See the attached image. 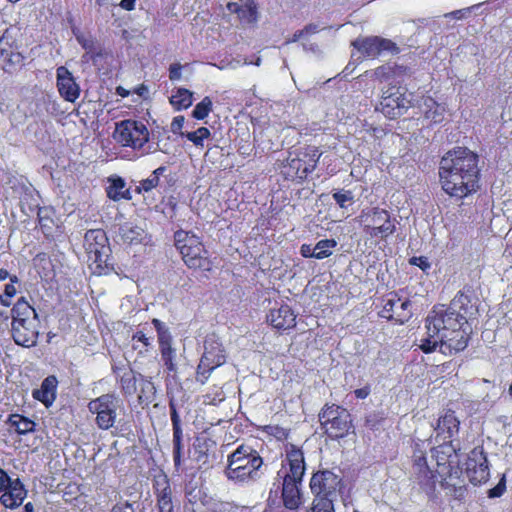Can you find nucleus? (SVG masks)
<instances>
[{"label":"nucleus","instance_id":"obj_1","mask_svg":"<svg viewBox=\"0 0 512 512\" xmlns=\"http://www.w3.org/2000/svg\"><path fill=\"white\" fill-rule=\"evenodd\" d=\"M479 157L466 147H457L442 157L439 182L450 197L464 199L479 189Z\"/></svg>","mask_w":512,"mask_h":512},{"label":"nucleus","instance_id":"obj_2","mask_svg":"<svg viewBox=\"0 0 512 512\" xmlns=\"http://www.w3.org/2000/svg\"><path fill=\"white\" fill-rule=\"evenodd\" d=\"M460 448L453 445V441H444L432 449V456L436 460V471L430 469L426 456L422 451L413 455V471L420 487L428 494L436 490V483L440 477V486L443 489H452L456 492V482L462 476L460 467Z\"/></svg>","mask_w":512,"mask_h":512},{"label":"nucleus","instance_id":"obj_3","mask_svg":"<svg viewBox=\"0 0 512 512\" xmlns=\"http://www.w3.org/2000/svg\"><path fill=\"white\" fill-rule=\"evenodd\" d=\"M431 336L442 341V353L454 354L463 351L469 343L471 326L464 316L454 313L444 305L435 306L425 320Z\"/></svg>","mask_w":512,"mask_h":512},{"label":"nucleus","instance_id":"obj_4","mask_svg":"<svg viewBox=\"0 0 512 512\" xmlns=\"http://www.w3.org/2000/svg\"><path fill=\"white\" fill-rule=\"evenodd\" d=\"M263 460L258 452L250 446L241 445L228 456L225 476L236 483L256 481L262 472Z\"/></svg>","mask_w":512,"mask_h":512},{"label":"nucleus","instance_id":"obj_5","mask_svg":"<svg viewBox=\"0 0 512 512\" xmlns=\"http://www.w3.org/2000/svg\"><path fill=\"white\" fill-rule=\"evenodd\" d=\"M362 232L372 240L387 241L396 232V220L380 207L365 208L357 217Z\"/></svg>","mask_w":512,"mask_h":512},{"label":"nucleus","instance_id":"obj_6","mask_svg":"<svg viewBox=\"0 0 512 512\" xmlns=\"http://www.w3.org/2000/svg\"><path fill=\"white\" fill-rule=\"evenodd\" d=\"M412 94L407 93V88L400 83H390L387 89L382 91L379 110L389 119H396L404 115L413 106Z\"/></svg>","mask_w":512,"mask_h":512},{"label":"nucleus","instance_id":"obj_7","mask_svg":"<svg viewBox=\"0 0 512 512\" xmlns=\"http://www.w3.org/2000/svg\"><path fill=\"white\" fill-rule=\"evenodd\" d=\"M226 361L225 350L215 335H210L204 342V353L197 368L196 380L205 384L210 373Z\"/></svg>","mask_w":512,"mask_h":512},{"label":"nucleus","instance_id":"obj_8","mask_svg":"<svg viewBox=\"0 0 512 512\" xmlns=\"http://www.w3.org/2000/svg\"><path fill=\"white\" fill-rule=\"evenodd\" d=\"M84 246L89 255V260L93 261L97 268H107L112 265L106 233L102 229H91L85 233Z\"/></svg>","mask_w":512,"mask_h":512},{"label":"nucleus","instance_id":"obj_9","mask_svg":"<svg viewBox=\"0 0 512 512\" xmlns=\"http://www.w3.org/2000/svg\"><path fill=\"white\" fill-rule=\"evenodd\" d=\"M351 45L357 50V53H359L358 56L352 53V57H356V60L376 59L383 52H390L392 54L399 52V48L395 42L380 36L358 37L352 41Z\"/></svg>","mask_w":512,"mask_h":512},{"label":"nucleus","instance_id":"obj_10","mask_svg":"<svg viewBox=\"0 0 512 512\" xmlns=\"http://www.w3.org/2000/svg\"><path fill=\"white\" fill-rule=\"evenodd\" d=\"M322 429L328 438L337 440L345 437L350 428L352 421L349 412L341 406H331L322 413Z\"/></svg>","mask_w":512,"mask_h":512},{"label":"nucleus","instance_id":"obj_11","mask_svg":"<svg viewBox=\"0 0 512 512\" xmlns=\"http://www.w3.org/2000/svg\"><path fill=\"white\" fill-rule=\"evenodd\" d=\"M120 402L114 394H103L89 402V411L96 414L95 422L100 429L108 430L113 427Z\"/></svg>","mask_w":512,"mask_h":512},{"label":"nucleus","instance_id":"obj_12","mask_svg":"<svg viewBox=\"0 0 512 512\" xmlns=\"http://www.w3.org/2000/svg\"><path fill=\"white\" fill-rule=\"evenodd\" d=\"M382 303V309L378 312L379 317L394 324H404L413 315L411 301L408 298L400 297L396 292L385 295Z\"/></svg>","mask_w":512,"mask_h":512},{"label":"nucleus","instance_id":"obj_13","mask_svg":"<svg viewBox=\"0 0 512 512\" xmlns=\"http://www.w3.org/2000/svg\"><path fill=\"white\" fill-rule=\"evenodd\" d=\"M114 139L123 146L141 148L149 140L147 127L135 120H124L116 124Z\"/></svg>","mask_w":512,"mask_h":512},{"label":"nucleus","instance_id":"obj_14","mask_svg":"<svg viewBox=\"0 0 512 512\" xmlns=\"http://www.w3.org/2000/svg\"><path fill=\"white\" fill-rule=\"evenodd\" d=\"M465 473L471 484L482 485L489 480L490 469L487 455L482 446L474 447L468 454Z\"/></svg>","mask_w":512,"mask_h":512},{"label":"nucleus","instance_id":"obj_15","mask_svg":"<svg viewBox=\"0 0 512 512\" xmlns=\"http://www.w3.org/2000/svg\"><path fill=\"white\" fill-rule=\"evenodd\" d=\"M11 333L13 340L17 345L23 347H33L37 343L38 339V322L28 323L25 321H12L11 323Z\"/></svg>","mask_w":512,"mask_h":512},{"label":"nucleus","instance_id":"obj_16","mask_svg":"<svg viewBox=\"0 0 512 512\" xmlns=\"http://www.w3.org/2000/svg\"><path fill=\"white\" fill-rule=\"evenodd\" d=\"M179 252L181 253L185 264L189 268L201 269L204 271H209L211 269L208 252L204 249L202 242L193 247L190 246L188 248H184Z\"/></svg>","mask_w":512,"mask_h":512},{"label":"nucleus","instance_id":"obj_17","mask_svg":"<svg viewBox=\"0 0 512 512\" xmlns=\"http://www.w3.org/2000/svg\"><path fill=\"white\" fill-rule=\"evenodd\" d=\"M27 489L19 478H15L0 496V503L8 509L14 510L22 505L27 496Z\"/></svg>","mask_w":512,"mask_h":512},{"label":"nucleus","instance_id":"obj_18","mask_svg":"<svg viewBox=\"0 0 512 512\" xmlns=\"http://www.w3.org/2000/svg\"><path fill=\"white\" fill-rule=\"evenodd\" d=\"M57 87L60 95L69 102H74L80 93L71 72L64 66L57 68Z\"/></svg>","mask_w":512,"mask_h":512},{"label":"nucleus","instance_id":"obj_19","mask_svg":"<svg viewBox=\"0 0 512 512\" xmlns=\"http://www.w3.org/2000/svg\"><path fill=\"white\" fill-rule=\"evenodd\" d=\"M459 428L460 421L455 411L446 409L438 419L436 427L437 436L442 437L444 441H452L458 435Z\"/></svg>","mask_w":512,"mask_h":512},{"label":"nucleus","instance_id":"obj_20","mask_svg":"<svg viewBox=\"0 0 512 512\" xmlns=\"http://www.w3.org/2000/svg\"><path fill=\"white\" fill-rule=\"evenodd\" d=\"M267 321L277 330H287L295 326L296 315L288 305L282 304L270 310Z\"/></svg>","mask_w":512,"mask_h":512},{"label":"nucleus","instance_id":"obj_21","mask_svg":"<svg viewBox=\"0 0 512 512\" xmlns=\"http://www.w3.org/2000/svg\"><path fill=\"white\" fill-rule=\"evenodd\" d=\"M57 385V378L54 375H50L42 381L39 389L33 390L32 396L46 407H50L56 399Z\"/></svg>","mask_w":512,"mask_h":512},{"label":"nucleus","instance_id":"obj_22","mask_svg":"<svg viewBox=\"0 0 512 512\" xmlns=\"http://www.w3.org/2000/svg\"><path fill=\"white\" fill-rule=\"evenodd\" d=\"M12 321H25L28 323L38 322L37 313L35 309L25 300L24 297L18 299L16 304L11 310Z\"/></svg>","mask_w":512,"mask_h":512},{"label":"nucleus","instance_id":"obj_23","mask_svg":"<svg viewBox=\"0 0 512 512\" xmlns=\"http://www.w3.org/2000/svg\"><path fill=\"white\" fill-rule=\"evenodd\" d=\"M447 308L456 314L464 316L465 320L474 313L471 297L462 291L455 295Z\"/></svg>","mask_w":512,"mask_h":512},{"label":"nucleus","instance_id":"obj_24","mask_svg":"<svg viewBox=\"0 0 512 512\" xmlns=\"http://www.w3.org/2000/svg\"><path fill=\"white\" fill-rule=\"evenodd\" d=\"M299 483H294L290 479H284L282 498L284 506L290 510H295L300 504V491L298 487Z\"/></svg>","mask_w":512,"mask_h":512},{"label":"nucleus","instance_id":"obj_25","mask_svg":"<svg viewBox=\"0 0 512 512\" xmlns=\"http://www.w3.org/2000/svg\"><path fill=\"white\" fill-rule=\"evenodd\" d=\"M119 236L126 244H139L146 238V232L140 226L125 223L119 228Z\"/></svg>","mask_w":512,"mask_h":512},{"label":"nucleus","instance_id":"obj_26","mask_svg":"<svg viewBox=\"0 0 512 512\" xmlns=\"http://www.w3.org/2000/svg\"><path fill=\"white\" fill-rule=\"evenodd\" d=\"M294 41H301L303 48L312 52L318 49V30L317 25H310L304 30L294 34Z\"/></svg>","mask_w":512,"mask_h":512},{"label":"nucleus","instance_id":"obj_27","mask_svg":"<svg viewBox=\"0 0 512 512\" xmlns=\"http://www.w3.org/2000/svg\"><path fill=\"white\" fill-rule=\"evenodd\" d=\"M228 9L238 15L239 19L244 23H253L257 19V12L254 3L247 2L244 5L237 3H229Z\"/></svg>","mask_w":512,"mask_h":512},{"label":"nucleus","instance_id":"obj_28","mask_svg":"<svg viewBox=\"0 0 512 512\" xmlns=\"http://www.w3.org/2000/svg\"><path fill=\"white\" fill-rule=\"evenodd\" d=\"M342 487V478L328 470H322V494L335 495Z\"/></svg>","mask_w":512,"mask_h":512},{"label":"nucleus","instance_id":"obj_29","mask_svg":"<svg viewBox=\"0 0 512 512\" xmlns=\"http://www.w3.org/2000/svg\"><path fill=\"white\" fill-rule=\"evenodd\" d=\"M52 214V210L46 207L39 208L38 210L39 225L42 232L47 237L53 236L54 230L56 228L55 222L52 218Z\"/></svg>","mask_w":512,"mask_h":512},{"label":"nucleus","instance_id":"obj_30","mask_svg":"<svg viewBox=\"0 0 512 512\" xmlns=\"http://www.w3.org/2000/svg\"><path fill=\"white\" fill-rule=\"evenodd\" d=\"M175 246L180 251L184 248L193 247L199 243L201 240L199 236L194 234L193 232L179 230L174 234Z\"/></svg>","mask_w":512,"mask_h":512},{"label":"nucleus","instance_id":"obj_31","mask_svg":"<svg viewBox=\"0 0 512 512\" xmlns=\"http://www.w3.org/2000/svg\"><path fill=\"white\" fill-rule=\"evenodd\" d=\"M8 423L21 435L34 431L35 427V423L32 420L18 414L10 415Z\"/></svg>","mask_w":512,"mask_h":512},{"label":"nucleus","instance_id":"obj_32","mask_svg":"<svg viewBox=\"0 0 512 512\" xmlns=\"http://www.w3.org/2000/svg\"><path fill=\"white\" fill-rule=\"evenodd\" d=\"M180 135L186 137L197 148H204V142L211 138V132L207 127H200L192 132H180Z\"/></svg>","mask_w":512,"mask_h":512},{"label":"nucleus","instance_id":"obj_33","mask_svg":"<svg viewBox=\"0 0 512 512\" xmlns=\"http://www.w3.org/2000/svg\"><path fill=\"white\" fill-rule=\"evenodd\" d=\"M170 103L177 109H186L192 104V92L179 88L170 98Z\"/></svg>","mask_w":512,"mask_h":512},{"label":"nucleus","instance_id":"obj_34","mask_svg":"<svg viewBox=\"0 0 512 512\" xmlns=\"http://www.w3.org/2000/svg\"><path fill=\"white\" fill-rule=\"evenodd\" d=\"M107 195L110 199L117 201L120 199H129L128 190H125V182L121 178L113 179L107 189Z\"/></svg>","mask_w":512,"mask_h":512},{"label":"nucleus","instance_id":"obj_35","mask_svg":"<svg viewBox=\"0 0 512 512\" xmlns=\"http://www.w3.org/2000/svg\"><path fill=\"white\" fill-rule=\"evenodd\" d=\"M74 35L78 43L86 50V54H90L91 58H93V54L96 53L97 50L96 40L91 35H86L79 31H74Z\"/></svg>","mask_w":512,"mask_h":512},{"label":"nucleus","instance_id":"obj_36","mask_svg":"<svg viewBox=\"0 0 512 512\" xmlns=\"http://www.w3.org/2000/svg\"><path fill=\"white\" fill-rule=\"evenodd\" d=\"M139 385H140V392L138 394L139 400L142 401H150L151 398L155 394V387L154 384L150 381L145 379L142 375H139Z\"/></svg>","mask_w":512,"mask_h":512},{"label":"nucleus","instance_id":"obj_37","mask_svg":"<svg viewBox=\"0 0 512 512\" xmlns=\"http://www.w3.org/2000/svg\"><path fill=\"white\" fill-rule=\"evenodd\" d=\"M399 67L397 65L391 66L389 64L378 66L373 70V76L376 80L387 81L396 74V70Z\"/></svg>","mask_w":512,"mask_h":512},{"label":"nucleus","instance_id":"obj_38","mask_svg":"<svg viewBox=\"0 0 512 512\" xmlns=\"http://www.w3.org/2000/svg\"><path fill=\"white\" fill-rule=\"evenodd\" d=\"M432 334L433 333L431 332V330L427 329V337L422 339L421 344L419 346L420 349L426 354L435 351L438 346L442 351V341L440 339L432 337Z\"/></svg>","mask_w":512,"mask_h":512},{"label":"nucleus","instance_id":"obj_39","mask_svg":"<svg viewBox=\"0 0 512 512\" xmlns=\"http://www.w3.org/2000/svg\"><path fill=\"white\" fill-rule=\"evenodd\" d=\"M211 108L212 101L210 100L209 97H204L202 101L195 106L192 115L196 119H204L208 116L209 112L211 111Z\"/></svg>","mask_w":512,"mask_h":512},{"label":"nucleus","instance_id":"obj_40","mask_svg":"<svg viewBox=\"0 0 512 512\" xmlns=\"http://www.w3.org/2000/svg\"><path fill=\"white\" fill-rule=\"evenodd\" d=\"M161 357L164 362V365L167 367L169 371H175L176 370V364H175V358H176V351L172 348V346L169 347H163L160 348Z\"/></svg>","mask_w":512,"mask_h":512},{"label":"nucleus","instance_id":"obj_41","mask_svg":"<svg viewBox=\"0 0 512 512\" xmlns=\"http://www.w3.org/2000/svg\"><path fill=\"white\" fill-rule=\"evenodd\" d=\"M138 379L132 373H125L121 377V387L125 394L132 395L136 391Z\"/></svg>","mask_w":512,"mask_h":512},{"label":"nucleus","instance_id":"obj_42","mask_svg":"<svg viewBox=\"0 0 512 512\" xmlns=\"http://www.w3.org/2000/svg\"><path fill=\"white\" fill-rule=\"evenodd\" d=\"M333 199L341 208H347L354 202L353 194L350 190H340L333 194Z\"/></svg>","mask_w":512,"mask_h":512},{"label":"nucleus","instance_id":"obj_43","mask_svg":"<svg viewBox=\"0 0 512 512\" xmlns=\"http://www.w3.org/2000/svg\"><path fill=\"white\" fill-rule=\"evenodd\" d=\"M290 471L285 474L284 479H290L294 483L301 484L302 477L304 475L305 467L304 463L289 465Z\"/></svg>","mask_w":512,"mask_h":512},{"label":"nucleus","instance_id":"obj_44","mask_svg":"<svg viewBox=\"0 0 512 512\" xmlns=\"http://www.w3.org/2000/svg\"><path fill=\"white\" fill-rule=\"evenodd\" d=\"M159 512H173L170 491L164 489L158 498Z\"/></svg>","mask_w":512,"mask_h":512},{"label":"nucleus","instance_id":"obj_45","mask_svg":"<svg viewBox=\"0 0 512 512\" xmlns=\"http://www.w3.org/2000/svg\"><path fill=\"white\" fill-rule=\"evenodd\" d=\"M286 461L289 465L304 463L303 453L291 445L290 448L286 450Z\"/></svg>","mask_w":512,"mask_h":512},{"label":"nucleus","instance_id":"obj_46","mask_svg":"<svg viewBox=\"0 0 512 512\" xmlns=\"http://www.w3.org/2000/svg\"><path fill=\"white\" fill-rule=\"evenodd\" d=\"M505 491H506V478H505V475H503L502 478L497 483V485L488 490L487 495L489 498H499L505 493Z\"/></svg>","mask_w":512,"mask_h":512},{"label":"nucleus","instance_id":"obj_47","mask_svg":"<svg viewBox=\"0 0 512 512\" xmlns=\"http://www.w3.org/2000/svg\"><path fill=\"white\" fill-rule=\"evenodd\" d=\"M320 241L312 247L310 244H303L301 246L300 252L304 257H314L316 259H320Z\"/></svg>","mask_w":512,"mask_h":512},{"label":"nucleus","instance_id":"obj_48","mask_svg":"<svg viewBox=\"0 0 512 512\" xmlns=\"http://www.w3.org/2000/svg\"><path fill=\"white\" fill-rule=\"evenodd\" d=\"M159 178L156 175H151L140 182L139 190H143L145 192L151 191L153 188L157 187L159 184Z\"/></svg>","mask_w":512,"mask_h":512},{"label":"nucleus","instance_id":"obj_49","mask_svg":"<svg viewBox=\"0 0 512 512\" xmlns=\"http://www.w3.org/2000/svg\"><path fill=\"white\" fill-rule=\"evenodd\" d=\"M157 334H158V342H159L160 348L172 346L171 345L172 337H171V334H170L168 328L157 333Z\"/></svg>","mask_w":512,"mask_h":512},{"label":"nucleus","instance_id":"obj_50","mask_svg":"<svg viewBox=\"0 0 512 512\" xmlns=\"http://www.w3.org/2000/svg\"><path fill=\"white\" fill-rule=\"evenodd\" d=\"M412 265L418 266L421 270L426 271L430 268V263L425 256H414L410 259Z\"/></svg>","mask_w":512,"mask_h":512},{"label":"nucleus","instance_id":"obj_51","mask_svg":"<svg viewBox=\"0 0 512 512\" xmlns=\"http://www.w3.org/2000/svg\"><path fill=\"white\" fill-rule=\"evenodd\" d=\"M13 480L14 479H12L5 470L0 468V493L11 485Z\"/></svg>","mask_w":512,"mask_h":512},{"label":"nucleus","instance_id":"obj_52","mask_svg":"<svg viewBox=\"0 0 512 512\" xmlns=\"http://www.w3.org/2000/svg\"><path fill=\"white\" fill-rule=\"evenodd\" d=\"M336 246L335 240H323L322 239V259L329 257L331 255V251L329 250L332 247Z\"/></svg>","mask_w":512,"mask_h":512},{"label":"nucleus","instance_id":"obj_53","mask_svg":"<svg viewBox=\"0 0 512 512\" xmlns=\"http://www.w3.org/2000/svg\"><path fill=\"white\" fill-rule=\"evenodd\" d=\"M132 340H137L138 342H141L146 348L152 345L151 338L147 337L142 331L136 332L133 335Z\"/></svg>","mask_w":512,"mask_h":512},{"label":"nucleus","instance_id":"obj_54","mask_svg":"<svg viewBox=\"0 0 512 512\" xmlns=\"http://www.w3.org/2000/svg\"><path fill=\"white\" fill-rule=\"evenodd\" d=\"M331 496H322V512H334L333 499Z\"/></svg>","mask_w":512,"mask_h":512},{"label":"nucleus","instance_id":"obj_55","mask_svg":"<svg viewBox=\"0 0 512 512\" xmlns=\"http://www.w3.org/2000/svg\"><path fill=\"white\" fill-rule=\"evenodd\" d=\"M184 117L183 116H177L173 119L172 123H171V131L176 134V133H179L180 134V130L181 128L183 127V124H184Z\"/></svg>","mask_w":512,"mask_h":512},{"label":"nucleus","instance_id":"obj_56","mask_svg":"<svg viewBox=\"0 0 512 512\" xmlns=\"http://www.w3.org/2000/svg\"><path fill=\"white\" fill-rule=\"evenodd\" d=\"M169 78L171 80H178L181 78V65L172 64L169 68Z\"/></svg>","mask_w":512,"mask_h":512},{"label":"nucleus","instance_id":"obj_57","mask_svg":"<svg viewBox=\"0 0 512 512\" xmlns=\"http://www.w3.org/2000/svg\"><path fill=\"white\" fill-rule=\"evenodd\" d=\"M371 392L370 386L366 385L362 388H358L354 390V395L357 399H365L369 396Z\"/></svg>","mask_w":512,"mask_h":512},{"label":"nucleus","instance_id":"obj_58","mask_svg":"<svg viewBox=\"0 0 512 512\" xmlns=\"http://www.w3.org/2000/svg\"><path fill=\"white\" fill-rule=\"evenodd\" d=\"M111 512H135L132 504L126 502L124 504L115 505Z\"/></svg>","mask_w":512,"mask_h":512},{"label":"nucleus","instance_id":"obj_59","mask_svg":"<svg viewBox=\"0 0 512 512\" xmlns=\"http://www.w3.org/2000/svg\"><path fill=\"white\" fill-rule=\"evenodd\" d=\"M173 444H182L181 425L173 426Z\"/></svg>","mask_w":512,"mask_h":512},{"label":"nucleus","instance_id":"obj_60","mask_svg":"<svg viewBox=\"0 0 512 512\" xmlns=\"http://www.w3.org/2000/svg\"><path fill=\"white\" fill-rule=\"evenodd\" d=\"M9 279L12 283H18L19 279L16 275H10L6 269H0V281Z\"/></svg>","mask_w":512,"mask_h":512},{"label":"nucleus","instance_id":"obj_61","mask_svg":"<svg viewBox=\"0 0 512 512\" xmlns=\"http://www.w3.org/2000/svg\"><path fill=\"white\" fill-rule=\"evenodd\" d=\"M170 416H171L172 426L180 425V417H179L176 407L173 403H170Z\"/></svg>","mask_w":512,"mask_h":512},{"label":"nucleus","instance_id":"obj_62","mask_svg":"<svg viewBox=\"0 0 512 512\" xmlns=\"http://www.w3.org/2000/svg\"><path fill=\"white\" fill-rule=\"evenodd\" d=\"M182 444H173V458L176 466L180 464Z\"/></svg>","mask_w":512,"mask_h":512},{"label":"nucleus","instance_id":"obj_63","mask_svg":"<svg viewBox=\"0 0 512 512\" xmlns=\"http://www.w3.org/2000/svg\"><path fill=\"white\" fill-rule=\"evenodd\" d=\"M311 489L312 491H314L316 493V497L318 496V494L320 492H317L316 489H317V486L320 488V471L314 473L312 479H311Z\"/></svg>","mask_w":512,"mask_h":512},{"label":"nucleus","instance_id":"obj_64","mask_svg":"<svg viewBox=\"0 0 512 512\" xmlns=\"http://www.w3.org/2000/svg\"><path fill=\"white\" fill-rule=\"evenodd\" d=\"M14 284L15 283L10 282L9 284L5 285L4 294L6 295V297H13L16 295L17 289L14 286Z\"/></svg>","mask_w":512,"mask_h":512}]
</instances>
